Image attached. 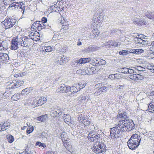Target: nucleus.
I'll return each instance as SVG.
<instances>
[{"mask_svg":"<svg viewBox=\"0 0 154 154\" xmlns=\"http://www.w3.org/2000/svg\"><path fill=\"white\" fill-rule=\"evenodd\" d=\"M145 22L144 20L143 19H139L138 23V25H144L145 24Z\"/></svg>","mask_w":154,"mask_h":154,"instance_id":"c03bdc74","label":"nucleus"},{"mask_svg":"<svg viewBox=\"0 0 154 154\" xmlns=\"http://www.w3.org/2000/svg\"><path fill=\"white\" fill-rule=\"evenodd\" d=\"M90 124V122L88 120V119H85L84 122L83 123V124L85 126H86L89 125Z\"/></svg>","mask_w":154,"mask_h":154,"instance_id":"3c124183","label":"nucleus"},{"mask_svg":"<svg viewBox=\"0 0 154 154\" xmlns=\"http://www.w3.org/2000/svg\"><path fill=\"white\" fill-rule=\"evenodd\" d=\"M142 39L141 38L136 37L134 38V40L136 42L138 43H140Z\"/></svg>","mask_w":154,"mask_h":154,"instance_id":"4c0bfd02","label":"nucleus"},{"mask_svg":"<svg viewBox=\"0 0 154 154\" xmlns=\"http://www.w3.org/2000/svg\"><path fill=\"white\" fill-rule=\"evenodd\" d=\"M48 136L47 134L45 132H43L41 134V136L42 137L47 138Z\"/></svg>","mask_w":154,"mask_h":154,"instance_id":"e2e57ef3","label":"nucleus"},{"mask_svg":"<svg viewBox=\"0 0 154 154\" xmlns=\"http://www.w3.org/2000/svg\"><path fill=\"white\" fill-rule=\"evenodd\" d=\"M85 119H84L83 117L79 116L78 118V120H79L80 123L83 124V123L85 120Z\"/></svg>","mask_w":154,"mask_h":154,"instance_id":"bf43d9fd","label":"nucleus"},{"mask_svg":"<svg viewBox=\"0 0 154 154\" xmlns=\"http://www.w3.org/2000/svg\"><path fill=\"white\" fill-rule=\"evenodd\" d=\"M123 124L125 125L127 131H129L132 130L134 128V124L131 120L124 119L122 120Z\"/></svg>","mask_w":154,"mask_h":154,"instance_id":"39448f33","label":"nucleus"},{"mask_svg":"<svg viewBox=\"0 0 154 154\" xmlns=\"http://www.w3.org/2000/svg\"><path fill=\"white\" fill-rule=\"evenodd\" d=\"M119 72L127 74L128 73V68L125 67L122 68L120 69Z\"/></svg>","mask_w":154,"mask_h":154,"instance_id":"c756f323","label":"nucleus"},{"mask_svg":"<svg viewBox=\"0 0 154 154\" xmlns=\"http://www.w3.org/2000/svg\"><path fill=\"white\" fill-rule=\"evenodd\" d=\"M109 43L111 44V46L117 47L118 45V43L113 41H110Z\"/></svg>","mask_w":154,"mask_h":154,"instance_id":"58836bf2","label":"nucleus"},{"mask_svg":"<svg viewBox=\"0 0 154 154\" xmlns=\"http://www.w3.org/2000/svg\"><path fill=\"white\" fill-rule=\"evenodd\" d=\"M36 145L40 147H45L46 146L45 145L44 143H42L41 142H36Z\"/></svg>","mask_w":154,"mask_h":154,"instance_id":"a19ab883","label":"nucleus"},{"mask_svg":"<svg viewBox=\"0 0 154 154\" xmlns=\"http://www.w3.org/2000/svg\"><path fill=\"white\" fill-rule=\"evenodd\" d=\"M75 63H79V64H83V63H82L83 61H82V58L80 59L79 60H76L75 61Z\"/></svg>","mask_w":154,"mask_h":154,"instance_id":"680f3d73","label":"nucleus"},{"mask_svg":"<svg viewBox=\"0 0 154 154\" xmlns=\"http://www.w3.org/2000/svg\"><path fill=\"white\" fill-rule=\"evenodd\" d=\"M114 75L115 78L118 79H119L121 78V75L119 74H115Z\"/></svg>","mask_w":154,"mask_h":154,"instance_id":"13d9d810","label":"nucleus"},{"mask_svg":"<svg viewBox=\"0 0 154 154\" xmlns=\"http://www.w3.org/2000/svg\"><path fill=\"white\" fill-rule=\"evenodd\" d=\"M96 14L97 17V18L99 19V20L100 21V22L102 21L104 18H106V16L102 11L101 12H98Z\"/></svg>","mask_w":154,"mask_h":154,"instance_id":"4468645a","label":"nucleus"},{"mask_svg":"<svg viewBox=\"0 0 154 154\" xmlns=\"http://www.w3.org/2000/svg\"><path fill=\"white\" fill-rule=\"evenodd\" d=\"M128 77L134 81L141 80L143 78V76L142 75L137 74L130 75Z\"/></svg>","mask_w":154,"mask_h":154,"instance_id":"1a4fd4ad","label":"nucleus"},{"mask_svg":"<svg viewBox=\"0 0 154 154\" xmlns=\"http://www.w3.org/2000/svg\"><path fill=\"white\" fill-rule=\"evenodd\" d=\"M4 42H3L0 44V50H4L7 48V45H4Z\"/></svg>","mask_w":154,"mask_h":154,"instance_id":"c9c22d12","label":"nucleus"},{"mask_svg":"<svg viewBox=\"0 0 154 154\" xmlns=\"http://www.w3.org/2000/svg\"><path fill=\"white\" fill-rule=\"evenodd\" d=\"M47 117L46 115L41 116L37 118V120L42 122H45L47 119Z\"/></svg>","mask_w":154,"mask_h":154,"instance_id":"393cba45","label":"nucleus"},{"mask_svg":"<svg viewBox=\"0 0 154 154\" xmlns=\"http://www.w3.org/2000/svg\"><path fill=\"white\" fill-rule=\"evenodd\" d=\"M34 130V128L33 126H30L27 128L26 132L28 134H30Z\"/></svg>","mask_w":154,"mask_h":154,"instance_id":"473e14b6","label":"nucleus"},{"mask_svg":"<svg viewBox=\"0 0 154 154\" xmlns=\"http://www.w3.org/2000/svg\"><path fill=\"white\" fill-rule=\"evenodd\" d=\"M39 24V31H40L43 29L48 28L50 29L51 28V26H49L48 25H46L43 23V22H40Z\"/></svg>","mask_w":154,"mask_h":154,"instance_id":"6ab92c4d","label":"nucleus"},{"mask_svg":"<svg viewBox=\"0 0 154 154\" xmlns=\"http://www.w3.org/2000/svg\"><path fill=\"white\" fill-rule=\"evenodd\" d=\"M7 139L8 142L10 143H12L14 140V137L11 135L7 136Z\"/></svg>","mask_w":154,"mask_h":154,"instance_id":"7c9ffc66","label":"nucleus"},{"mask_svg":"<svg viewBox=\"0 0 154 154\" xmlns=\"http://www.w3.org/2000/svg\"><path fill=\"white\" fill-rule=\"evenodd\" d=\"M9 56L6 53H0V62L4 63L8 62L9 60Z\"/></svg>","mask_w":154,"mask_h":154,"instance_id":"6e6552de","label":"nucleus"},{"mask_svg":"<svg viewBox=\"0 0 154 154\" xmlns=\"http://www.w3.org/2000/svg\"><path fill=\"white\" fill-rule=\"evenodd\" d=\"M2 125V131H4L8 129L10 125V123L8 121H6L4 123L2 122L0 123Z\"/></svg>","mask_w":154,"mask_h":154,"instance_id":"2eb2a0df","label":"nucleus"},{"mask_svg":"<svg viewBox=\"0 0 154 154\" xmlns=\"http://www.w3.org/2000/svg\"><path fill=\"white\" fill-rule=\"evenodd\" d=\"M9 8H11L12 10L16 9V8H18V5L16 3H13L11 4L9 6Z\"/></svg>","mask_w":154,"mask_h":154,"instance_id":"72a5a7b5","label":"nucleus"},{"mask_svg":"<svg viewBox=\"0 0 154 154\" xmlns=\"http://www.w3.org/2000/svg\"><path fill=\"white\" fill-rule=\"evenodd\" d=\"M128 51L122 50L121 51H120L119 52V54L120 55H126L128 54Z\"/></svg>","mask_w":154,"mask_h":154,"instance_id":"ea45409f","label":"nucleus"},{"mask_svg":"<svg viewBox=\"0 0 154 154\" xmlns=\"http://www.w3.org/2000/svg\"><path fill=\"white\" fill-rule=\"evenodd\" d=\"M38 102V100L37 99H35L33 100V102L32 103V104L35 106H38V105L37 104H38L37 103Z\"/></svg>","mask_w":154,"mask_h":154,"instance_id":"4d7b16f0","label":"nucleus"},{"mask_svg":"<svg viewBox=\"0 0 154 154\" xmlns=\"http://www.w3.org/2000/svg\"><path fill=\"white\" fill-rule=\"evenodd\" d=\"M72 89H71V92L72 93H73L77 92L79 91V90L81 89V88H80V87L77 86L75 87V86H72Z\"/></svg>","mask_w":154,"mask_h":154,"instance_id":"bb28decb","label":"nucleus"},{"mask_svg":"<svg viewBox=\"0 0 154 154\" xmlns=\"http://www.w3.org/2000/svg\"><path fill=\"white\" fill-rule=\"evenodd\" d=\"M14 0H3V2L5 5L11 3Z\"/></svg>","mask_w":154,"mask_h":154,"instance_id":"864d4df0","label":"nucleus"},{"mask_svg":"<svg viewBox=\"0 0 154 154\" xmlns=\"http://www.w3.org/2000/svg\"><path fill=\"white\" fill-rule=\"evenodd\" d=\"M50 9L52 11H57L58 10L57 6L56 5L51 6Z\"/></svg>","mask_w":154,"mask_h":154,"instance_id":"f704fd0d","label":"nucleus"},{"mask_svg":"<svg viewBox=\"0 0 154 154\" xmlns=\"http://www.w3.org/2000/svg\"><path fill=\"white\" fill-rule=\"evenodd\" d=\"M135 54H138L143 53V50L140 49H135Z\"/></svg>","mask_w":154,"mask_h":154,"instance_id":"37998d69","label":"nucleus"},{"mask_svg":"<svg viewBox=\"0 0 154 154\" xmlns=\"http://www.w3.org/2000/svg\"><path fill=\"white\" fill-rule=\"evenodd\" d=\"M141 139L140 136L137 134H133L127 142L129 149L133 150L137 147Z\"/></svg>","mask_w":154,"mask_h":154,"instance_id":"f03ea898","label":"nucleus"},{"mask_svg":"<svg viewBox=\"0 0 154 154\" xmlns=\"http://www.w3.org/2000/svg\"><path fill=\"white\" fill-rule=\"evenodd\" d=\"M66 136V134L65 132H63L61 135L60 137L62 138V140L64 144V146L67 149L69 147L68 145L70 146L68 143L67 140H65V138Z\"/></svg>","mask_w":154,"mask_h":154,"instance_id":"ddd939ff","label":"nucleus"},{"mask_svg":"<svg viewBox=\"0 0 154 154\" xmlns=\"http://www.w3.org/2000/svg\"><path fill=\"white\" fill-rule=\"evenodd\" d=\"M93 33L94 34L95 36L96 35L97 36L99 34L100 32L97 29H94L93 30Z\"/></svg>","mask_w":154,"mask_h":154,"instance_id":"603ef678","label":"nucleus"},{"mask_svg":"<svg viewBox=\"0 0 154 154\" xmlns=\"http://www.w3.org/2000/svg\"><path fill=\"white\" fill-rule=\"evenodd\" d=\"M9 93V91H6L5 93L3 94V97L4 96L6 98H7L9 96V95H8L7 93Z\"/></svg>","mask_w":154,"mask_h":154,"instance_id":"0e129e2a","label":"nucleus"},{"mask_svg":"<svg viewBox=\"0 0 154 154\" xmlns=\"http://www.w3.org/2000/svg\"><path fill=\"white\" fill-rule=\"evenodd\" d=\"M32 41V39L29 38L22 37H21L19 41V44L23 47H27L31 45Z\"/></svg>","mask_w":154,"mask_h":154,"instance_id":"423d86ee","label":"nucleus"},{"mask_svg":"<svg viewBox=\"0 0 154 154\" xmlns=\"http://www.w3.org/2000/svg\"><path fill=\"white\" fill-rule=\"evenodd\" d=\"M100 137V134H94L93 136L91 137L90 138H89V140L91 142L96 141L98 140Z\"/></svg>","mask_w":154,"mask_h":154,"instance_id":"dca6fc26","label":"nucleus"},{"mask_svg":"<svg viewBox=\"0 0 154 154\" xmlns=\"http://www.w3.org/2000/svg\"><path fill=\"white\" fill-rule=\"evenodd\" d=\"M96 69L95 67H92L91 68L89 67L87 69L85 70V74L82 73L83 75L87 74V75H90L93 74L96 72Z\"/></svg>","mask_w":154,"mask_h":154,"instance_id":"9d476101","label":"nucleus"},{"mask_svg":"<svg viewBox=\"0 0 154 154\" xmlns=\"http://www.w3.org/2000/svg\"><path fill=\"white\" fill-rule=\"evenodd\" d=\"M65 93H67L68 91H70L71 90V87L69 86L66 85Z\"/></svg>","mask_w":154,"mask_h":154,"instance_id":"6e6d98bb","label":"nucleus"},{"mask_svg":"<svg viewBox=\"0 0 154 154\" xmlns=\"http://www.w3.org/2000/svg\"><path fill=\"white\" fill-rule=\"evenodd\" d=\"M147 68L151 70H153V72H154V66H148Z\"/></svg>","mask_w":154,"mask_h":154,"instance_id":"774afa93","label":"nucleus"},{"mask_svg":"<svg viewBox=\"0 0 154 154\" xmlns=\"http://www.w3.org/2000/svg\"><path fill=\"white\" fill-rule=\"evenodd\" d=\"M42 100L41 97L38 100L37 103L38 104L37 105H38V106H42V104H44Z\"/></svg>","mask_w":154,"mask_h":154,"instance_id":"49530a36","label":"nucleus"},{"mask_svg":"<svg viewBox=\"0 0 154 154\" xmlns=\"http://www.w3.org/2000/svg\"><path fill=\"white\" fill-rule=\"evenodd\" d=\"M97 16L96 14L94 15L92 21L94 22V23H95L97 22H98L99 23H100L99 22V19L97 18Z\"/></svg>","mask_w":154,"mask_h":154,"instance_id":"79ce46f5","label":"nucleus"},{"mask_svg":"<svg viewBox=\"0 0 154 154\" xmlns=\"http://www.w3.org/2000/svg\"><path fill=\"white\" fill-rule=\"evenodd\" d=\"M134 73V71L132 69H128V73L130 74V75H131L132 74Z\"/></svg>","mask_w":154,"mask_h":154,"instance_id":"69168bd1","label":"nucleus"},{"mask_svg":"<svg viewBox=\"0 0 154 154\" xmlns=\"http://www.w3.org/2000/svg\"><path fill=\"white\" fill-rule=\"evenodd\" d=\"M83 64L87 62H88L90 61V59L89 58H82Z\"/></svg>","mask_w":154,"mask_h":154,"instance_id":"a18cd8bd","label":"nucleus"},{"mask_svg":"<svg viewBox=\"0 0 154 154\" xmlns=\"http://www.w3.org/2000/svg\"><path fill=\"white\" fill-rule=\"evenodd\" d=\"M51 116L53 117L56 116H57V111L56 109H54V110H52L51 112Z\"/></svg>","mask_w":154,"mask_h":154,"instance_id":"e433bc0d","label":"nucleus"},{"mask_svg":"<svg viewBox=\"0 0 154 154\" xmlns=\"http://www.w3.org/2000/svg\"><path fill=\"white\" fill-rule=\"evenodd\" d=\"M152 12L150 11H147L145 13V15L148 18L150 19L151 20L152 19Z\"/></svg>","mask_w":154,"mask_h":154,"instance_id":"2f4dec72","label":"nucleus"},{"mask_svg":"<svg viewBox=\"0 0 154 154\" xmlns=\"http://www.w3.org/2000/svg\"><path fill=\"white\" fill-rule=\"evenodd\" d=\"M107 90V88L106 86H103L99 88L97 92H95L94 93V94L95 95H97V94H98L99 95L103 92H105Z\"/></svg>","mask_w":154,"mask_h":154,"instance_id":"f3484780","label":"nucleus"},{"mask_svg":"<svg viewBox=\"0 0 154 154\" xmlns=\"http://www.w3.org/2000/svg\"><path fill=\"white\" fill-rule=\"evenodd\" d=\"M106 149V147L104 144H101L99 142H97L94 144L91 149L93 151L97 154L101 153Z\"/></svg>","mask_w":154,"mask_h":154,"instance_id":"7ed1b4c3","label":"nucleus"},{"mask_svg":"<svg viewBox=\"0 0 154 154\" xmlns=\"http://www.w3.org/2000/svg\"><path fill=\"white\" fill-rule=\"evenodd\" d=\"M148 110L149 112L154 113V103L151 102L148 106Z\"/></svg>","mask_w":154,"mask_h":154,"instance_id":"aec40b11","label":"nucleus"},{"mask_svg":"<svg viewBox=\"0 0 154 154\" xmlns=\"http://www.w3.org/2000/svg\"><path fill=\"white\" fill-rule=\"evenodd\" d=\"M58 59H60L59 63L60 65H63L66 61L67 59L64 56H60L58 57Z\"/></svg>","mask_w":154,"mask_h":154,"instance_id":"412c9836","label":"nucleus"},{"mask_svg":"<svg viewBox=\"0 0 154 154\" xmlns=\"http://www.w3.org/2000/svg\"><path fill=\"white\" fill-rule=\"evenodd\" d=\"M42 52H49L52 51V49L51 47L50 46H45L43 47L42 49Z\"/></svg>","mask_w":154,"mask_h":154,"instance_id":"4be33fe9","label":"nucleus"},{"mask_svg":"<svg viewBox=\"0 0 154 154\" xmlns=\"http://www.w3.org/2000/svg\"><path fill=\"white\" fill-rule=\"evenodd\" d=\"M78 100L82 103L87 102L90 100V96L88 94L84 93L79 97Z\"/></svg>","mask_w":154,"mask_h":154,"instance_id":"0eeeda50","label":"nucleus"},{"mask_svg":"<svg viewBox=\"0 0 154 154\" xmlns=\"http://www.w3.org/2000/svg\"><path fill=\"white\" fill-rule=\"evenodd\" d=\"M17 84H16L15 86H16V87H19L20 86H21L22 84H23L24 82L20 81H17Z\"/></svg>","mask_w":154,"mask_h":154,"instance_id":"de8ad7c7","label":"nucleus"},{"mask_svg":"<svg viewBox=\"0 0 154 154\" xmlns=\"http://www.w3.org/2000/svg\"><path fill=\"white\" fill-rule=\"evenodd\" d=\"M17 38L12 39L11 45V49L13 50L17 49L19 48Z\"/></svg>","mask_w":154,"mask_h":154,"instance_id":"9b49d317","label":"nucleus"},{"mask_svg":"<svg viewBox=\"0 0 154 154\" xmlns=\"http://www.w3.org/2000/svg\"><path fill=\"white\" fill-rule=\"evenodd\" d=\"M139 19H138L137 18H132V20L133 21V23L138 24Z\"/></svg>","mask_w":154,"mask_h":154,"instance_id":"5fc2aeb1","label":"nucleus"},{"mask_svg":"<svg viewBox=\"0 0 154 154\" xmlns=\"http://www.w3.org/2000/svg\"><path fill=\"white\" fill-rule=\"evenodd\" d=\"M30 91V90L28 88H26L22 91L21 94L22 95H25L29 94Z\"/></svg>","mask_w":154,"mask_h":154,"instance_id":"c85d7f7f","label":"nucleus"},{"mask_svg":"<svg viewBox=\"0 0 154 154\" xmlns=\"http://www.w3.org/2000/svg\"><path fill=\"white\" fill-rule=\"evenodd\" d=\"M78 85L80 86L79 87H80V88H81V89L82 88L85 87L86 86V84L85 83L82 84V83H79Z\"/></svg>","mask_w":154,"mask_h":154,"instance_id":"052dcab7","label":"nucleus"},{"mask_svg":"<svg viewBox=\"0 0 154 154\" xmlns=\"http://www.w3.org/2000/svg\"><path fill=\"white\" fill-rule=\"evenodd\" d=\"M110 129V136L113 139L119 137L123 133L127 131L122 120L119 121L118 124H115V126Z\"/></svg>","mask_w":154,"mask_h":154,"instance_id":"f257e3e1","label":"nucleus"},{"mask_svg":"<svg viewBox=\"0 0 154 154\" xmlns=\"http://www.w3.org/2000/svg\"><path fill=\"white\" fill-rule=\"evenodd\" d=\"M29 37L30 38V39H32V41H36V40L35 39H34V38H33V37L34 36H35V33L32 32L29 35Z\"/></svg>","mask_w":154,"mask_h":154,"instance_id":"09e8293b","label":"nucleus"},{"mask_svg":"<svg viewBox=\"0 0 154 154\" xmlns=\"http://www.w3.org/2000/svg\"><path fill=\"white\" fill-rule=\"evenodd\" d=\"M40 21H37L35 22L34 23L32 26L31 28H33V29L37 30V29L39 30V25Z\"/></svg>","mask_w":154,"mask_h":154,"instance_id":"b1692460","label":"nucleus"},{"mask_svg":"<svg viewBox=\"0 0 154 154\" xmlns=\"http://www.w3.org/2000/svg\"><path fill=\"white\" fill-rule=\"evenodd\" d=\"M20 98V96L19 94H14L11 97V99L14 101H17Z\"/></svg>","mask_w":154,"mask_h":154,"instance_id":"cd10ccee","label":"nucleus"},{"mask_svg":"<svg viewBox=\"0 0 154 154\" xmlns=\"http://www.w3.org/2000/svg\"><path fill=\"white\" fill-rule=\"evenodd\" d=\"M110 42V41H109L108 42H105L104 43V45L107 48H110L111 46V44L109 43Z\"/></svg>","mask_w":154,"mask_h":154,"instance_id":"8fccbe9b","label":"nucleus"},{"mask_svg":"<svg viewBox=\"0 0 154 154\" xmlns=\"http://www.w3.org/2000/svg\"><path fill=\"white\" fill-rule=\"evenodd\" d=\"M47 18L45 17H43L42 18V22H43V23H45L47 21Z\"/></svg>","mask_w":154,"mask_h":154,"instance_id":"338daca9","label":"nucleus"},{"mask_svg":"<svg viewBox=\"0 0 154 154\" xmlns=\"http://www.w3.org/2000/svg\"><path fill=\"white\" fill-rule=\"evenodd\" d=\"M16 20L9 18L6 19L1 23L2 27L5 29H9L13 27L16 23Z\"/></svg>","mask_w":154,"mask_h":154,"instance_id":"20e7f679","label":"nucleus"},{"mask_svg":"<svg viewBox=\"0 0 154 154\" xmlns=\"http://www.w3.org/2000/svg\"><path fill=\"white\" fill-rule=\"evenodd\" d=\"M117 117H120L121 118H122V119H125L127 118V113L125 112H122L120 114H118L117 115Z\"/></svg>","mask_w":154,"mask_h":154,"instance_id":"a878e982","label":"nucleus"},{"mask_svg":"<svg viewBox=\"0 0 154 154\" xmlns=\"http://www.w3.org/2000/svg\"><path fill=\"white\" fill-rule=\"evenodd\" d=\"M66 85L64 84L62 85L61 86L58 88L57 89V91L58 92L60 93H65Z\"/></svg>","mask_w":154,"mask_h":154,"instance_id":"a211bd4d","label":"nucleus"},{"mask_svg":"<svg viewBox=\"0 0 154 154\" xmlns=\"http://www.w3.org/2000/svg\"><path fill=\"white\" fill-rule=\"evenodd\" d=\"M63 118L65 123L67 124L69 126L71 125V123L70 116L69 114H64L63 115Z\"/></svg>","mask_w":154,"mask_h":154,"instance_id":"f8f14e48","label":"nucleus"},{"mask_svg":"<svg viewBox=\"0 0 154 154\" xmlns=\"http://www.w3.org/2000/svg\"><path fill=\"white\" fill-rule=\"evenodd\" d=\"M96 48L94 46L90 45L86 49V51L87 52H91L95 50Z\"/></svg>","mask_w":154,"mask_h":154,"instance_id":"5701e85b","label":"nucleus"}]
</instances>
